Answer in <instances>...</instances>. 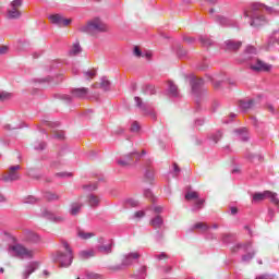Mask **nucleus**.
<instances>
[{
	"instance_id": "obj_36",
	"label": "nucleus",
	"mask_w": 279,
	"mask_h": 279,
	"mask_svg": "<svg viewBox=\"0 0 279 279\" xmlns=\"http://www.w3.org/2000/svg\"><path fill=\"white\" fill-rule=\"evenodd\" d=\"M206 69H210V64L202 63L201 65H198V71H206Z\"/></svg>"
},
{
	"instance_id": "obj_33",
	"label": "nucleus",
	"mask_w": 279,
	"mask_h": 279,
	"mask_svg": "<svg viewBox=\"0 0 279 279\" xmlns=\"http://www.w3.org/2000/svg\"><path fill=\"white\" fill-rule=\"evenodd\" d=\"M197 197H199V195L197 194V192H189L185 195V199H197Z\"/></svg>"
},
{
	"instance_id": "obj_47",
	"label": "nucleus",
	"mask_w": 279,
	"mask_h": 279,
	"mask_svg": "<svg viewBox=\"0 0 279 279\" xmlns=\"http://www.w3.org/2000/svg\"><path fill=\"white\" fill-rule=\"evenodd\" d=\"M239 213V209L236 207H231V215H236Z\"/></svg>"
},
{
	"instance_id": "obj_39",
	"label": "nucleus",
	"mask_w": 279,
	"mask_h": 279,
	"mask_svg": "<svg viewBox=\"0 0 279 279\" xmlns=\"http://www.w3.org/2000/svg\"><path fill=\"white\" fill-rule=\"evenodd\" d=\"M254 258V253H248L243 256V260H252Z\"/></svg>"
},
{
	"instance_id": "obj_3",
	"label": "nucleus",
	"mask_w": 279,
	"mask_h": 279,
	"mask_svg": "<svg viewBox=\"0 0 279 279\" xmlns=\"http://www.w3.org/2000/svg\"><path fill=\"white\" fill-rule=\"evenodd\" d=\"M63 246L66 253H58L54 260L60 267H70L71 263H73V251L68 243H64Z\"/></svg>"
},
{
	"instance_id": "obj_30",
	"label": "nucleus",
	"mask_w": 279,
	"mask_h": 279,
	"mask_svg": "<svg viewBox=\"0 0 279 279\" xmlns=\"http://www.w3.org/2000/svg\"><path fill=\"white\" fill-rule=\"evenodd\" d=\"M12 98V94L8 92H1L0 93V101H8V99Z\"/></svg>"
},
{
	"instance_id": "obj_38",
	"label": "nucleus",
	"mask_w": 279,
	"mask_h": 279,
	"mask_svg": "<svg viewBox=\"0 0 279 279\" xmlns=\"http://www.w3.org/2000/svg\"><path fill=\"white\" fill-rule=\"evenodd\" d=\"M183 40L184 43H187V45H193V43H195V38L193 37H184Z\"/></svg>"
},
{
	"instance_id": "obj_18",
	"label": "nucleus",
	"mask_w": 279,
	"mask_h": 279,
	"mask_svg": "<svg viewBox=\"0 0 279 279\" xmlns=\"http://www.w3.org/2000/svg\"><path fill=\"white\" fill-rule=\"evenodd\" d=\"M80 53H82V46H80V41H75L70 50V56H80Z\"/></svg>"
},
{
	"instance_id": "obj_13",
	"label": "nucleus",
	"mask_w": 279,
	"mask_h": 279,
	"mask_svg": "<svg viewBox=\"0 0 279 279\" xmlns=\"http://www.w3.org/2000/svg\"><path fill=\"white\" fill-rule=\"evenodd\" d=\"M80 258H82V260H88V258H93L95 256V250L93 248H87L84 251H81L78 253Z\"/></svg>"
},
{
	"instance_id": "obj_2",
	"label": "nucleus",
	"mask_w": 279,
	"mask_h": 279,
	"mask_svg": "<svg viewBox=\"0 0 279 279\" xmlns=\"http://www.w3.org/2000/svg\"><path fill=\"white\" fill-rule=\"evenodd\" d=\"M80 32L84 34H88L89 36H98V34H106V32H110V27L101 21L99 17H95L88 21L86 24L82 25Z\"/></svg>"
},
{
	"instance_id": "obj_21",
	"label": "nucleus",
	"mask_w": 279,
	"mask_h": 279,
	"mask_svg": "<svg viewBox=\"0 0 279 279\" xmlns=\"http://www.w3.org/2000/svg\"><path fill=\"white\" fill-rule=\"evenodd\" d=\"M169 93L172 95V97H178L180 95V92L178 90V85H175L173 82H169Z\"/></svg>"
},
{
	"instance_id": "obj_44",
	"label": "nucleus",
	"mask_w": 279,
	"mask_h": 279,
	"mask_svg": "<svg viewBox=\"0 0 279 279\" xmlns=\"http://www.w3.org/2000/svg\"><path fill=\"white\" fill-rule=\"evenodd\" d=\"M134 217H136L137 219H141V217H145V211H136L134 214Z\"/></svg>"
},
{
	"instance_id": "obj_64",
	"label": "nucleus",
	"mask_w": 279,
	"mask_h": 279,
	"mask_svg": "<svg viewBox=\"0 0 279 279\" xmlns=\"http://www.w3.org/2000/svg\"><path fill=\"white\" fill-rule=\"evenodd\" d=\"M76 279H80V277H77Z\"/></svg>"
},
{
	"instance_id": "obj_24",
	"label": "nucleus",
	"mask_w": 279,
	"mask_h": 279,
	"mask_svg": "<svg viewBox=\"0 0 279 279\" xmlns=\"http://www.w3.org/2000/svg\"><path fill=\"white\" fill-rule=\"evenodd\" d=\"M83 77H85V80L87 82H90V80H95V77H97V72H95V71H85V72H83Z\"/></svg>"
},
{
	"instance_id": "obj_14",
	"label": "nucleus",
	"mask_w": 279,
	"mask_h": 279,
	"mask_svg": "<svg viewBox=\"0 0 279 279\" xmlns=\"http://www.w3.org/2000/svg\"><path fill=\"white\" fill-rule=\"evenodd\" d=\"M38 267H40V264H38V262L32 263L24 272V279L29 278V276H32V274H34L35 269H38Z\"/></svg>"
},
{
	"instance_id": "obj_46",
	"label": "nucleus",
	"mask_w": 279,
	"mask_h": 279,
	"mask_svg": "<svg viewBox=\"0 0 279 279\" xmlns=\"http://www.w3.org/2000/svg\"><path fill=\"white\" fill-rule=\"evenodd\" d=\"M50 69H58V61H52L50 64Z\"/></svg>"
},
{
	"instance_id": "obj_42",
	"label": "nucleus",
	"mask_w": 279,
	"mask_h": 279,
	"mask_svg": "<svg viewBox=\"0 0 279 279\" xmlns=\"http://www.w3.org/2000/svg\"><path fill=\"white\" fill-rule=\"evenodd\" d=\"M142 58H146V60H151V52L147 51L142 53Z\"/></svg>"
},
{
	"instance_id": "obj_49",
	"label": "nucleus",
	"mask_w": 279,
	"mask_h": 279,
	"mask_svg": "<svg viewBox=\"0 0 279 279\" xmlns=\"http://www.w3.org/2000/svg\"><path fill=\"white\" fill-rule=\"evenodd\" d=\"M135 101L137 106H141V104H143V100L140 97H135Z\"/></svg>"
},
{
	"instance_id": "obj_55",
	"label": "nucleus",
	"mask_w": 279,
	"mask_h": 279,
	"mask_svg": "<svg viewBox=\"0 0 279 279\" xmlns=\"http://www.w3.org/2000/svg\"><path fill=\"white\" fill-rule=\"evenodd\" d=\"M256 279H267V277L265 275H262V276L257 277Z\"/></svg>"
},
{
	"instance_id": "obj_31",
	"label": "nucleus",
	"mask_w": 279,
	"mask_h": 279,
	"mask_svg": "<svg viewBox=\"0 0 279 279\" xmlns=\"http://www.w3.org/2000/svg\"><path fill=\"white\" fill-rule=\"evenodd\" d=\"M186 53H187V51L184 48H182V46L178 47L177 56L179 58H184V56H186Z\"/></svg>"
},
{
	"instance_id": "obj_35",
	"label": "nucleus",
	"mask_w": 279,
	"mask_h": 279,
	"mask_svg": "<svg viewBox=\"0 0 279 279\" xmlns=\"http://www.w3.org/2000/svg\"><path fill=\"white\" fill-rule=\"evenodd\" d=\"M140 130H141V124H138V122H133L131 125V131L138 132Z\"/></svg>"
},
{
	"instance_id": "obj_60",
	"label": "nucleus",
	"mask_w": 279,
	"mask_h": 279,
	"mask_svg": "<svg viewBox=\"0 0 279 279\" xmlns=\"http://www.w3.org/2000/svg\"><path fill=\"white\" fill-rule=\"evenodd\" d=\"M151 118H153V119H156V114H153Z\"/></svg>"
},
{
	"instance_id": "obj_40",
	"label": "nucleus",
	"mask_w": 279,
	"mask_h": 279,
	"mask_svg": "<svg viewBox=\"0 0 279 279\" xmlns=\"http://www.w3.org/2000/svg\"><path fill=\"white\" fill-rule=\"evenodd\" d=\"M56 138H59V141H62L64 138V132H58L54 134Z\"/></svg>"
},
{
	"instance_id": "obj_43",
	"label": "nucleus",
	"mask_w": 279,
	"mask_h": 279,
	"mask_svg": "<svg viewBox=\"0 0 279 279\" xmlns=\"http://www.w3.org/2000/svg\"><path fill=\"white\" fill-rule=\"evenodd\" d=\"M57 175L59 178H69V177H71V173H69V172H60V173H57Z\"/></svg>"
},
{
	"instance_id": "obj_19",
	"label": "nucleus",
	"mask_w": 279,
	"mask_h": 279,
	"mask_svg": "<svg viewBox=\"0 0 279 279\" xmlns=\"http://www.w3.org/2000/svg\"><path fill=\"white\" fill-rule=\"evenodd\" d=\"M141 255L135 252V253H131L129 255L125 256L124 260H123V265L128 266V265H132V259H136L140 258Z\"/></svg>"
},
{
	"instance_id": "obj_5",
	"label": "nucleus",
	"mask_w": 279,
	"mask_h": 279,
	"mask_svg": "<svg viewBox=\"0 0 279 279\" xmlns=\"http://www.w3.org/2000/svg\"><path fill=\"white\" fill-rule=\"evenodd\" d=\"M9 251L14 252V254L21 258H34V256H36V250L27 248L21 244L10 246Z\"/></svg>"
},
{
	"instance_id": "obj_61",
	"label": "nucleus",
	"mask_w": 279,
	"mask_h": 279,
	"mask_svg": "<svg viewBox=\"0 0 279 279\" xmlns=\"http://www.w3.org/2000/svg\"><path fill=\"white\" fill-rule=\"evenodd\" d=\"M210 12H211V13L215 12V9H211Z\"/></svg>"
},
{
	"instance_id": "obj_62",
	"label": "nucleus",
	"mask_w": 279,
	"mask_h": 279,
	"mask_svg": "<svg viewBox=\"0 0 279 279\" xmlns=\"http://www.w3.org/2000/svg\"><path fill=\"white\" fill-rule=\"evenodd\" d=\"M217 86H219V84L215 85L216 88H217Z\"/></svg>"
},
{
	"instance_id": "obj_63",
	"label": "nucleus",
	"mask_w": 279,
	"mask_h": 279,
	"mask_svg": "<svg viewBox=\"0 0 279 279\" xmlns=\"http://www.w3.org/2000/svg\"><path fill=\"white\" fill-rule=\"evenodd\" d=\"M142 154H145V150H143Z\"/></svg>"
},
{
	"instance_id": "obj_4",
	"label": "nucleus",
	"mask_w": 279,
	"mask_h": 279,
	"mask_svg": "<svg viewBox=\"0 0 279 279\" xmlns=\"http://www.w3.org/2000/svg\"><path fill=\"white\" fill-rule=\"evenodd\" d=\"M264 199H270V202L279 208V198L278 194L271 191H265L263 193H255L253 195V204H258L260 202H264Z\"/></svg>"
},
{
	"instance_id": "obj_26",
	"label": "nucleus",
	"mask_w": 279,
	"mask_h": 279,
	"mask_svg": "<svg viewBox=\"0 0 279 279\" xmlns=\"http://www.w3.org/2000/svg\"><path fill=\"white\" fill-rule=\"evenodd\" d=\"M45 197L48 202H58V199H60L58 194L51 192L46 193Z\"/></svg>"
},
{
	"instance_id": "obj_16",
	"label": "nucleus",
	"mask_w": 279,
	"mask_h": 279,
	"mask_svg": "<svg viewBox=\"0 0 279 279\" xmlns=\"http://www.w3.org/2000/svg\"><path fill=\"white\" fill-rule=\"evenodd\" d=\"M134 159H132V155H126L124 156V158L118 161V165H120L121 167H130V165H132Z\"/></svg>"
},
{
	"instance_id": "obj_20",
	"label": "nucleus",
	"mask_w": 279,
	"mask_h": 279,
	"mask_svg": "<svg viewBox=\"0 0 279 279\" xmlns=\"http://www.w3.org/2000/svg\"><path fill=\"white\" fill-rule=\"evenodd\" d=\"M254 99H250V100H241L240 101V107L242 108V110H250V108H254Z\"/></svg>"
},
{
	"instance_id": "obj_41",
	"label": "nucleus",
	"mask_w": 279,
	"mask_h": 279,
	"mask_svg": "<svg viewBox=\"0 0 279 279\" xmlns=\"http://www.w3.org/2000/svg\"><path fill=\"white\" fill-rule=\"evenodd\" d=\"M5 53H8V47L7 46L0 47V56H5Z\"/></svg>"
},
{
	"instance_id": "obj_53",
	"label": "nucleus",
	"mask_w": 279,
	"mask_h": 279,
	"mask_svg": "<svg viewBox=\"0 0 279 279\" xmlns=\"http://www.w3.org/2000/svg\"><path fill=\"white\" fill-rule=\"evenodd\" d=\"M0 202H5V196H3V194L0 193Z\"/></svg>"
},
{
	"instance_id": "obj_27",
	"label": "nucleus",
	"mask_w": 279,
	"mask_h": 279,
	"mask_svg": "<svg viewBox=\"0 0 279 279\" xmlns=\"http://www.w3.org/2000/svg\"><path fill=\"white\" fill-rule=\"evenodd\" d=\"M199 41L202 47H206L207 49L208 47H213V40H210L208 37H201Z\"/></svg>"
},
{
	"instance_id": "obj_28",
	"label": "nucleus",
	"mask_w": 279,
	"mask_h": 279,
	"mask_svg": "<svg viewBox=\"0 0 279 279\" xmlns=\"http://www.w3.org/2000/svg\"><path fill=\"white\" fill-rule=\"evenodd\" d=\"M89 206H99V197L90 195L88 197Z\"/></svg>"
},
{
	"instance_id": "obj_6",
	"label": "nucleus",
	"mask_w": 279,
	"mask_h": 279,
	"mask_svg": "<svg viewBox=\"0 0 279 279\" xmlns=\"http://www.w3.org/2000/svg\"><path fill=\"white\" fill-rule=\"evenodd\" d=\"M23 0H13L8 8V19H21Z\"/></svg>"
},
{
	"instance_id": "obj_10",
	"label": "nucleus",
	"mask_w": 279,
	"mask_h": 279,
	"mask_svg": "<svg viewBox=\"0 0 279 279\" xmlns=\"http://www.w3.org/2000/svg\"><path fill=\"white\" fill-rule=\"evenodd\" d=\"M93 88H101L102 90H110V81L104 76L99 82L93 84Z\"/></svg>"
},
{
	"instance_id": "obj_15",
	"label": "nucleus",
	"mask_w": 279,
	"mask_h": 279,
	"mask_svg": "<svg viewBox=\"0 0 279 279\" xmlns=\"http://www.w3.org/2000/svg\"><path fill=\"white\" fill-rule=\"evenodd\" d=\"M72 95L74 97H86L88 95V88L86 87H81V88H75L72 90Z\"/></svg>"
},
{
	"instance_id": "obj_58",
	"label": "nucleus",
	"mask_w": 279,
	"mask_h": 279,
	"mask_svg": "<svg viewBox=\"0 0 279 279\" xmlns=\"http://www.w3.org/2000/svg\"><path fill=\"white\" fill-rule=\"evenodd\" d=\"M4 269L3 268H0V274H3Z\"/></svg>"
},
{
	"instance_id": "obj_1",
	"label": "nucleus",
	"mask_w": 279,
	"mask_h": 279,
	"mask_svg": "<svg viewBox=\"0 0 279 279\" xmlns=\"http://www.w3.org/2000/svg\"><path fill=\"white\" fill-rule=\"evenodd\" d=\"M258 12H271V8L265 4L254 3L250 11H245L244 16L251 19V27H260L265 25V17L259 16Z\"/></svg>"
},
{
	"instance_id": "obj_25",
	"label": "nucleus",
	"mask_w": 279,
	"mask_h": 279,
	"mask_svg": "<svg viewBox=\"0 0 279 279\" xmlns=\"http://www.w3.org/2000/svg\"><path fill=\"white\" fill-rule=\"evenodd\" d=\"M80 210H82V204L74 203L72 204V208L70 210V215H78Z\"/></svg>"
},
{
	"instance_id": "obj_51",
	"label": "nucleus",
	"mask_w": 279,
	"mask_h": 279,
	"mask_svg": "<svg viewBox=\"0 0 279 279\" xmlns=\"http://www.w3.org/2000/svg\"><path fill=\"white\" fill-rule=\"evenodd\" d=\"M146 177L149 178V180H153L154 174H153L151 172H147V173H146Z\"/></svg>"
},
{
	"instance_id": "obj_7",
	"label": "nucleus",
	"mask_w": 279,
	"mask_h": 279,
	"mask_svg": "<svg viewBox=\"0 0 279 279\" xmlns=\"http://www.w3.org/2000/svg\"><path fill=\"white\" fill-rule=\"evenodd\" d=\"M20 170V165L10 167L8 172L2 177L3 182H15V180H21V174H19Z\"/></svg>"
},
{
	"instance_id": "obj_52",
	"label": "nucleus",
	"mask_w": 279,
	"mask_h": 279,
	"mask_svg": "<svg viewBox=\"0 0 279 279\" xmlns=\"http://www.w3.org/2000/svg\"><path fill=\"white\" fill-rule=\"evenodd\" d=\"M275 38L279 40V29L275 32Z\"/></svg>"
},
{
	"instance_id": "obj_9",
	"label": "nucleus",
	"mask_w": 279,
	"mask_h": 279,
	"mask_svg": "<svg viewBox=\"0 0 279 279\" xmlns=\"http://www.w3.org/2000/svg\"><path fill=\"white\" fill-rule=\"evenodd\" d=\"M189 82L192 88V93H197L204 86V80L197 78L193 75L189 77Z\"/></svg>"
},
{
	"instance_id": "obj_59",
	"label": "nucleus",
	"mask_w": 279,
	"mask_h": 279,
	"mask_svg": "<svg viewBox=\"0 0 279 279\" xmlns=\"http://www.w3.org/2000/svg\"><path fill=\"white\" fill-rule=\"evenodd\" d=\"M40 149H45V144H43V145L40 146Z\"/></svg>"
},
{
	"instance_id": "obj_11",
	"label": "nucleus",
	"mask_w": 279,
	"mask_h": 279,
	"mask_svg": "<svg viewBox=\"0 0 279 279\" xmlns=\"http://www.w3.org/2000/svg\"><path fill=\"white\" fill-rule=\"evenodd\" d=\"M253 71H271L274 69V65L266 63L264 61L257 60L256 65L251 66Z\"/></svg>"
},
{
	"instance_id": "obj_48",
	"label": "nucleus",
	"mask_w": 279,
	"mask_h": 279,
	"mask_svg": "<svg viewBox=\"0 0 279 279\" xmlns=\"http://www.w3.org/2000/svg\"><path fill=\"white\" fill-rule=\"evenodd\" d=\"M155 213H161L162 211V206H157L154 208Z\"/></svg>"
},
{
	"instance_id": "obj_50",
	"label": "nucleus",
	"mask_w": 279,
	"mask_h": 279,
	"mask_svg": "<svg viewBox=\"0 0 279 279\" xmlns=\"http://www.w3.org/2000/svg\"><path fill=\"white\" fill-rule=\"evenodd\" d=\"M267 110H268L269 112H275V109H274V107H272L271 105H268V106H267Z\"/></svg>"
},
{
	"instance_id": "obj_8",
	"label": "nucleus",
	"mask_w": 279,
	"mask_h": 279,
	"mask_svg": "<svg viewBox=\"0 0 279 279\" xmlns=\"http://www.w3.org/2000/svg\"><path fill=\"white\" fill-rule=\"evenodd\" d=\"M49 21L53 23V25H59V27H69V25L73 23L72 19H66L61 14L50 15Z\"/></svg>"
},
{
	"instance_id": "obj_29",
	"label": "nucleus",
	"mask_w": 279,
	"mask_h": 279,
	"mask_svg": "<svg viewBox=\"0 0 279 279\" xmlns=\"http://www.w3.org/2000/svg\"><path fill=\"white\" fill-rule=\"evenodd\" d=\"M98 250L100 252H102L104 254H110V252H112V245L108 244V245H101L98 247Z\"/></svg>"
},
{
	"instance_id": "obj_54",
	"label": "nucleus",
	"mask_w": 279,
	"mask_h": 279,
	"mask_svg": "<svg viewBox=\"0 0 279 279\" xmlns=\"http://www.w3.org/2000/svg\"><path fill=\"white\" fill-rule=\"evenodd\" d=\"M174 171H175L177 173L180 172V168L178 167L177 163H174Z\"/></svg>"
},
{
	"instance_id": "obj_12",
	"label": "nucleus",
	"mask_w": 279,
	"mask_h": 279,
	"mask_svg": "<svg viewBox=\"0 0 279 279\" xmlns=\"http://www.w3.org/2000/svg\"><path fill=\"white\" fill-rule=\"evenodd\" d=\"M226 45V51H239L241 49V41H233V40H227L225 43Z\"/></svg>"
},
{
	"instance_id": "obj_37",
	"label": "nucleus",
	"mask_w": 279,
	"mask_h": 279,
	"mask_svg": "<svg viewBox=\"0 0 279 279\" xmlns=\"http://www.w3.org/2000/svg\"><path fill=\"white\" fill-rule=\"evenodd\" d=\"M246 53L256 54V49L254 48V46H248L246 48Z\"/></svg>"
},
{
	"instance_id": "obj_22",
	"label": "nucleus",
	"mask_w": 279,
	"mask_h": 279,
	"mask_svg": "<svg viewBox=\"0 0 279 279\" xmlns=\"http://www.w3.org/2000/svg\"><path fill=\"white\" fill-rule=\"evenodd\" d=\"M162 223V217L160 216H156L154 219L150 220V226H153V228H161Z\"/></svg>"
},
{
	"instance_id": "obj_56",
	"label": "nucleus",
	"mask_w": 279,
	"mask_h": 279,
	"mask_svg": "<svg viewBox=\"0 0 279 279\" xmlns=\"http://www.w3.org/2000/svg\"><path fill=\"white\" fill-rule=\"evenodd\" d=\"M165 258V254L159 255V260H162Z\"/></svg>"
},
{
	"instance_id": "obj_23",
	"label": "nucleus",
	"mask_w": 279,
	"mask_h": 279,
	"mask_svg": "<svg viewBox=\"0 0 279 279\" xmlns=\"http://www.w3.org/2000/svg\"><path fill=\"white\" fill-rule=\"evenodd\" d=\"M77 234L80 239H83V241H88V239H93V236H95V233L86 231H78Z\"/></svg>"
},
{
	"instance_id": "obj_17",
	"label": "nucleus",
	"mask_w": 279,
	"mask_h": 279,
	"mask_svg": "<svg viewBox=\"0 0 279 279\" xmlns=\"http://www.w3.org/2000/svg\"><path fill=\"white\" fill-rule=\"evenodd\" d=\"M192 230H201V232H208L210 230V227L206 222H196Z\"/></svg>"
},
{
	"instance_id": "obj_32",
	"label": "nucleus",
	"mask_w": 279,
	"mask_h": 279,
	"mask_svg": "<svg viewBox=\"0 0 279 279\" xmlns=\"http://www.w3.org/2000/svg\"><path fill=\"white\" fill-rule=\"evenodd\" d=\"M86 276L88 279H104V277L97 272H87Z\"/></svg>"
},
{
	"instance_id": "obj_57",
	"label": "nucleus",
	"mask_w": 279,
	"mask_h": 279,
	"mask_svg": "<svg viewBox=\"0 0 279 279\" xmlns=\"http://www.w3.org/2000/svg\"><path fill=\"white\" fill-rule=\"evenodd\" d=\"M213 228L217 230V228H219V225H214Z\"/></svg>"
},
{
	"instance_id": "obj_45",
	"label": "nucleus",
	"mask_w": 279,
	"mask_h": 279,
	"mask_svg": "<svg viewBox=\"0 0 279 279\" xmlns=\"http://www.w3.org/2000/svg\"><path fill=\"white\" fill-rule=\"evenodd\" d=\"M204 199H197L196 201V206L198 207V208H202V206H204Z\"/></svg>"
},
{
	"instance_id": "obj_34",
	"label": "nucleus",
	"mask_w": 279,
	"mask_h": 279,
	"mask_svg": "<svg viewBox=\"0 0 279 279\" xmlns=\"http://www.w3.org/2000/svg\"><path fill=\"white\" fill-rule=\"evenodd\" d=\"M133 54H134L136 58H143V51H141V48H140L138 46H135V47H134Z\"/></svg>"
}]
</instances>
